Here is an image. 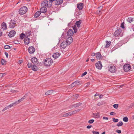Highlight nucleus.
<instances>
[{
	"mask_svg": "<svg viewBox=\"0 0 134 134\" xmlns=\"http://www.w3.org/2000/svg\"><path fill=\"white\" fill-rule=\"evenodd\" d=\"M2 29L3 30H6L7 29V27L5 23L3 22L1 24Z\"/></svg>",
	"mask_w": 134,
	"mask_h": 134,
	"instance_id": "nucleus-21",
	"label": "nucleus"
},
{
	"mask_svg": "<svg viewBox=\"0 0 134 134\" xmlns=\"http://www.w3.org/2000/svg\"><path fill=\"white\" fill-rule=\"evenodd\" d=\"M95 66L96 67L99 69H100L102 66L101 62L100 61H99L96 63Z\"/></svg>",
	"mask_w": 134,
	"mask_h": 134,
	"instance_id": "nucleus-11",
	"label": "nucleus"
},
{
	"mask_svg": "<svg viewBox=\"0 0 134 134\" xmlns=\"http://www.w3.org/2000/svg\"><path fill=\"white\" fill-rule=\"evenodd\" d=\"M110 114L111 115H115V113H114V112H111L110 113Z\"/></svg>",
	"mask_w": 134,
	"mask_h": 134,
	"instance_id": "nucleus-58",
	"label": "nucleus"
},
{
	"mask_svg": "<svg viewBox=\"0 0 134 134\" xmlns=\"http://www.w3.org/2000/svg\"><path fill=\"white\" fill-rule=\"evenodd\" d=\"M96 96H97V98H98L99 96V94H96L94 95L95 97H96Z\"/></svg>",
	"mask_w": 134,
	"mask_h": 134,
	"instance_id": "nucleus-64",
	"label": "nucleus"
},
{
	"mask_svg": "<svg viewBox=\"0 0 134 134\" xmlns=\"http://www.w3.org/2000/svg\"><path fill=\"white\" fill-rule=\"evenodd\" d=\"M15 34V31L14 30H12L9 32L8 35L9 37H12L14 36Z\"/></svg>",
	"mask_w": 134,
	"mask_h": 134,
	"instance_id": "nucleus-13",
	"label": "nucleus"
},
{
	"mask_svg": "<svg viewBox=\"0 0 134 134\" xmlns=\"http://www.w3.org/2000/svg\"><path fill=\"white\" fill-rule=\"evenodd\" d=\"M63 2V0H56L55 4L57 5H59L62 4Z\"/></svg>",
	"mask_w": 134,
	"mask_h": 134,
	"instance_id": "nucleus-18",
	"label": "nucleus"
},
{
	"mask_svg": "<svg viewBox=\"0 0 134 134\" xmlns=\"http://www.w3.org/2000/svg\"><path fill=\"white\" fill-rule=\"evenodd\" d=\"M11 47H10V46L8 45H5L4 47V48L6 49H10Z\"/></svg>",
	"mask_w": 134,
	"mask_h": 134,
	"instance_id": "nucleus-38",
	"label": "nucleus"
},
{
	"mask_svg": "<svg viewBox=\"0 0 134 134\" xmlns=\"http://www.w3.org/2000/svg\"><path fill=\"white\" fill-rule=\"evenodd\" d=\"M83 3H80L77 4V7L79 10H82L83 7Z\"/></svg>",
	"mask_w": 134,
	"mask_h": 134,
	"instance_id": "nucleus-19",
	"label": "nucleus"
},
{
	"mask_svg": "<svg viewBox=\"0 0 134 134\" xmlns=\"http://www.w3.org/2000/svg\"><path fill=\"white\" fill-rule=\"evenodd\" d=\"M89 123L90 124L92 123V119H91L88 121Z\"/></svg>",
	"mask_w": 134,
	"mask_h": 134,
	"instance_id": "nucleus-63",
	"label": "nucleus"
},
{
	"mask_svg": "<svg viewBox=\"0 0 134 134\" xmlns=\"http://www.w3.org/2000/svg\"><path fill=\"white\" fill-rule=\"evenodd\" d=\"M92 126V125H88L87 126V129H89L91 128Z\"/></svg>",
	"mask_w": 134,
	"mask_h": 134,
	"instance_id": "nucleus-60",
	"label": "nucleus"
},
{
	"mask_svg": "<svg viewBox=\"0 0 134 134\" xmlns=\"http://www.w3.org/2000/svg\"><path fill=\"white\" fill-rule=\"evenodd\" d=\"M14 42L15 44H18L19 43V42L17 41H14Z\"/></svg>",
	"mask_w": 134,
	"mask_h": 134,
	"instance_id": "nucleus-54",
	"label": "nucleus"
},
{
	"mask_svg": "<svg viewBox=\"0 0 134 134\" xmlns=\"http://www.w3.org/2000/svg\"><path fill=\"white\" fill-rule=\"evenodd\" d=\"M71 112H70L66 114H63L64 117H68L71 115Z\"/></svg>",
	"mask_w": 134,
	"mask_h": 134,
	"instance_id": "nucleus-26",
	"label": "nucleus"
},
{
	"mask_svg": "<svg viewBox=\"0 0 134 134\" xmlns=\"http://www.w3.org/2000/svg\"><path fill=\"white\" fill-rule=\"evenodd\" d=\"M60 53H54L52 55L53 57L54 58H57L60 56Z\"/></svg>",
	"mask_w": 134,
	"mask_h": 134,
	"instance_id": "nucleus-17",
	"label": "nucleus"
},
{
	"mask_svg": "<svg viewBox=\"0 0 134 134\" xmlns=\"http://www.w3.org/2000/svg\"><path fill=\"white\" fill-rule=\"evenodd\" d=\"M124 70L126 72L129 71L131 69V66L129 64H127L124 65L123 67Z\"/></svg>",
	"mask_w": 134,
	"mask_h": 134,
	"instance_id": "nucleus-4",
	"label": "nucleus"
},
{
	"mask_svg": "<svg viewBox=\"0 0 134 134\" xmlns=\"http://www.w3.org/2000/svg\"><path fill=\"white\" fill-rule=\"evenodd\" d=\"M11 92L12 93H16L18 92V91L16 90H11Z\"/></svg>",
	"mask_w": 134,
	"mask_h": 134,
	"instance_id": "nucleus-48",
	"label": "nucleus"
},
{
	"mask_svg": "<svg viewBox=\"0 0 134 134\" xmlns=\"http://www.w3.org/2000/svg\"><path fill=\"white\" fill-rule=\"evenodd\" d=\"M75 82L76 83V85H79L80 84V82L79 81H75Z\"/></svg>",
	"mask_w": 134,
	"mask_h": 134,
	"instance_id": "nucleus-43",
	"label": "nucleus"
},
{
	"mask_svg": "<svg viewBox=\"0 0 134 134\" xmlns=\"http://www.w3.org/2000/svg\"><path fill=\"white\" fill-rule=\"evenodd\" d=\"M74 96L75 98H77L79 96V95L78 94H77L74 95Z\"/></svg>",
	"mask_w": 134,
	"mask_h": 134,
	"instance_id": "nucleus-62",
	"label": "nucleus"
},
{
	"mask_svg": "<svg viewBox=\"0 0 134 134\" xmlns=\"http://www.w3.org/2000/svg\"><path fill=\"white\" fill-rule=\"evenodd\" d=\"M121 30L120 29L116 30L114 33V35L116 37L119 35L121 32Z\"/></svg>",
	"mask_w": 134,
	"mask_h": 134,
	"instance_id": "nucleus-10",
	"label": "nucleus"
},
{
	"mask_svg": "<svg viewBox=\"0 0 134 134\" xmlns=\"http://www.w3.org/2000/svg\"><path fill=\"white\" fill-rule=\"evenodd\" d=\"M106 44L105 47V48H107L110 46L111 44V42L110 41H106Z\"/></svg>",
	"mask_w": 134,
	"mask_h": 134,
	"instance_id": "nucleus-24",
	"label": "nucleus"
},
{
	"mask_svg": "<svg viewBox=\"0 0 134 134\" xmlns=\"http://www.w3.org/2000/svg\"><path fill=\"white\" fill-rule=\"evenodd\" d=\"M27 9L26 7L24 6L20 8L19 11V13L20 15H23L27 12Z\"/></svg>",
	"mask_w": 134,
	"mask_h": 134,
	"instance_id": "nucleus-2",
	"label": "nucleus"
},
{
	"mask_svg": "<svg viewBox=\"0 0 134 134\" xmlns=\"http://www.w3.org/2000/svg\"><path fill=\"white\" fill-rule=\"evenodd\" d=\"M76 84L75 83V82L72 83L70 85V86H71V87H73L74 86H76Z\"/></svg>",
	"mask_w": 134,
	"mask_h": 134,
	"instance_id": "nucleus-40",
	"label": "nucleus"
},
{
	"mask_svg": "<svg viewBox=\"0 0 134 134\" xmlns=\"http://www.w3.org/2000/svg\"><path fill=\"white\" fill-rule=\"evenodd\" d=\"M123 120L124 121L127 122L128 121V118L127 117H125L123 118Z\"/></svg>",
	"mask_w": 134,
	"mask_h": 134,
	"instance_id": "nucleus-37",
	"label": "nucleus"
},
{
	"mask_svg": "<svg viewBox=\"0 0 134 134\" xmlns=\"http://www.w3.org/2000/svg\"><path fill=\"white\" fill-rule=\"evenodd\" d=\"M41 12L40 11H38L34 15V17L36 18L38 17L41 14Z\"/></svg>",
	"mask_w": 134,
	"mask_h": 134,
	"instance_id": "nucleus-22",
	"label": "nucleus"
},
{
	"mask_svg": "<svg viewBox=\"0 0 134 134\" xmlns=\"http://www.w3.org/2000/svg\"><path fill=\"white\" fill-rule=\"evenodd\" d=\"M74 34L73 30L72 29H70L67 32V35L68 36H71L73 35Z\"/></svg>",
	"mask_w": 134,
	"mask_h": 134,
	"instance_id": "nucleus-15",
	"label": "nucleus"
},
{
	"mask_svg": "<svg viewBox=\"0 0 134 134\" xmlns=\"http://www.w3.org/2000/svg\"><path fill=\"white\" fill-rule=\"evenodd\" d=\"M93 134H99V133L98 132L93 131Z\"/></svg>",
	"mask_w": 134,
	"mask_h": 134,
	"instance_id": "nucleus-51",
	"label": "nucleus"
},
{
	"mask_svg": "<svg viewBox=\"0 0 134 134\" xmlns=\"http://www.w3.org/2000/svg\"><path fill=\"white\" fill-rule=\"evenodd\" d=\"M82 103L80 102H79L78 103H77L76 104H74L72 106L74 108H76L78 107H79L82 105Z\"/></svg>",
	"mask_w": 134,
	"mask_h": 134,
	"instance_id": "nucleus-23",
	"label": "nucleus"
},
{
	"mask_svg": "<svg viewBox=\"0 0 134 134\" xmlns=\"http://www.w3.org/2000/svg\"><path fill=\"white\" fill-rule=\"evenodd\" d=\"M28 52L30 54L33 53L35 51V48L33 46L30 47L28 49Z\"/></svg>",
	"mask_w": 134,
	"mask_h": 134,
	"instance_id": "nucleus-7",
	"label": "nucleus"
},
{
	"mask_svg": "<svg viewBox=\"0 0 134 134\" xmlns=\"http://www.w3.org/2000/svg\"><path fill=\"white\" fill-rule=\"evenodd\" d=\"M109 70L111 73L115 72L116 70L115 67L114 66H110L109 68Z\"/></svg>",
	"mask_w": 134,
	"mask_h": 134,
	"instance_id": "nucleus-9",
	"label": "nucleus"
},
{
	"mask_svg": "<svg viewBox=\"0 0 134 134\" xmlns=\"http://www.w3.org/2000/svg\"><path fill=\"white\" fill-rule=\"evenodd\" d=\"M1 64L3 65H5L6 64L7 61L4 59H1Z\"/></svg>",
	"mask_w": 134,
	"mask_h": 134,
	"instance_id": "nucleus-29",
	"label": "nucleus"
},
{
	"mask_svg": "<svg viewBox=\"0 0 134 134\" xmlns=\"http://www.w3.org/2000/svg\"><path fill=\"white\" fill-rule=\"evenodd\" d=\"M9 108H9V105H8V106L4 108L2 110V111H4L5 110H6L7 109H8Z\"/></svg>",
	"mask_w": 134,
	"mask_h": 134,
	"instance_id": "nucleus-42",
	"label": "nucleus"
},
{
	"mask_svg": "<svg viewBox=\"0 0 134 134\" xmlns=\"http://www.w3.org/2000/svg\"><path fill=\"white\" fill-rule=\"evenodd\" d=\"M87 74V72L85 71L84 73H83L81 75V77H83L86 75Z\"/></svg>",
	"mask_w": 134,
	"mask_h": 134,
	"instance_id": "nucleus-49",
	"label": "nucleus"
},
{
	"mask_svg": "<svg viewBox=\"0 0 134 134\" xmlns=\"http://www.w3.org/2000/svg\"><path fill=\"white\" fill-rule=\"evenodd\" d=\"M113 121L114 122H116L118 121L119 120L118 119H115L114 118H112Z\"/></svg>",
	"mask_w": 134,
	"mask_h": 134,
	"instance_id": "nucleus-39",
	"label": "nucleus"
},
{
	"mask_svg": "<svg viewBox=\"0 0 134 134\" xmlns=\"http://www.w3.org/2000/svg\"><path fill=\"white\" fill-rule=\"evenodd\" d=\"M53 91L49 90L45 93V94L47 95H51Z\"/></svg>",
	"mask_w": 134,
	"mask_h": 134,
	"instance_id": "nucleus-28",
	"label": "nucleus"
},
{
	"mask_svg": "<svg viewBox=\"0 0 134 134\" xmlns=\"http://www.w3.org/2000/svg\"><path fill=\"white\" fill-rule=\"evenodd\" d=\"M81 24V22L80 21H77L76 22L75 24L77 25V27L79 28L80 25Z\"/></svg>",
	"mask_w": 134,
	"mask_h": 134,
	"instance_id": "nucleus-33",
	"label": "nucleus"
},
{
	"mask_svg": "<svg viewBox=\"0 0 134 134\" xmlns=\"http://www.w3.org/2000/svg\"><path fill=\"white\" fill-rule=\"evenodd\" d=\"M123 123L122 121L119 122L117 124V126H121L123 125Z\"/></svg>",
	"mask_w": 134,
	"mask_h": 134,
	"instance_id": "nucleus-35",
	"label": "nucleus"
},
{
	"mask_svg": "<svg viewBox=\"0 0 134 134\" xmlns=\"http://www.w3.org/2000/svg\"><path fill=\"white\" fill-rule=\"evenodd\" d=\"M4 53H5V55L6 56L7 58H8V54L6 52H5Z\"/></svg>",
	"mask_w": 134,
	"mask_h": 134,
	"instance_id": "nucleus-59",
	"label": "nucleus"
},
{
	"mask_svg": "<svg viewBox=\"0 0 134 134\" xmlns=\"http://www.w3.org/2000/svg\"><path fill=\"white\" fill-rule=\"evenodd\" d=\"M103 120H108V117L104 116L103 117Z\"/></svg>",
	"mask_w": 134,
	"mask_h": 134,
	"instance_id": "nucleus-56",
	"label": "nucleus"
},
{
	"mask_svg": "<svg viewBox=\"0 0 134 134\" xmlns=\"http://www.w3.org/2000/svg\"><path fill=\"white\" fill-rule=\"evenodd\" d=\"M73 29L74 30L75 33H76L77 31L76 26V25H74L73 27Z\"/></svg>",
	"mask_w": 134,
	"mask_h": 134,
	"instance_id": "nucleus-32",
	"label": "nucleus"
},
{
	"mask_svg": "<svg viewBox=\"0 0 134 134\" xmlns=\"http://www.w3.org/2000/svg\"><path fill=\"white\" fill-rule=\"evenodd\" d=\"M103 104L102 103V102H99L97 104V105L98 106H99L102 105Z\"/></svg>",
	"mask_w": 134,
	"mask_h": 134,
	"instance_id": "nucleus-53",
	"label": "nucleus"
},
{
	"mask_svg": "<svg viewBox=\"0 0 134 134\" xmlns=\"http://www.w3.org/2000/svg\"><path fill=\"white\" fill-rule=\"evenodd\" d=\"M49 7H51L52 6V2H53L54 1H55V0H49Z\"/></svg>",
	"mask_w": 134,
	"mask_h": 134,
	"instance_id": "nucleus-36",
	"label": "nucleus"
},
{
	"mask_svg": "<svg viewBox=\"0 0 134 134\" xmlns=\"http://www.w3.org/2000/svg\"><path fill=\"white\" fill-rule=\"evenodd\" d=\"M31 61L34 65H37L38 63L37 59L36 57L32 58L31 59Z\"/></svg>",
	"mask_w": 134,
	"mask_h": 134,
	"instance_id": "nucleus-12",
	"label": "nucleus"
},
{
	"mask_svg": "<svg viewBox=\"0 0 134 134\" xmlns=\"http://www.w3.org/2000/svg\"><path fill=\"white\" fill-rule=\"evenodd\" d=\"M31 35V33L30 32H26V34L25 35L26 36H27V37L30 36Z\"/></svg>",
	"mask_w": 134,
	"mask_h": 134,
	"instance_id": "nucleus-45",
	"label": "nucleus"
},
{
	"mask_svg": "<svg viewBox=\"0 0 134 134\" xmlns=\"http://www.w3.org/2000/svg\"><path fill=\"white\" fill-rule=\"evenodd\" d=\"M116 132L119 133H121V131L120 130H116Z\"/></svg>",
	"mask_w": 134,
	"mask_h": 134,
	"instance_id": "nucleus-52",
	"label": "nucleus"
},
{
	"mask_svg": "<svg viewBox=\"0 0 134 134\" xmlns=\"http://www.w3.org/2000/svg\"><path fill=\"white\" fill-rule=\"evenodd\" d=\"M23 62V61L22 60H20L19 61V63L20 64H21Z\"/></svg>",
	"mask_w": 134,
	"mask_h": 134,
	"instance_id": "nucleus-61",
	"label": "nucleus"
},
{
	"mask_svg": "<svg viewBox=\"0 0 134 134\" xmlns=\"http://www.w3.org/2000/svg\"><path fill=\"white\" fill-rule=\"evenodd\" d=\"M49 2L47 0H45L43 1L41 4V6L42 7H47L49 8L51 7H49Z\"/></svg>",
	"mask_w": 134,
	"mask_h": 134,
	"instance_id": "nucleus-3",
	"label": "nucleus"
},
{
	"mask_svg": "<svg viewBox=\"0 0 134 134\" xmlns=\"http://www.w3.org/2000/svg\"><path fill=\"white\" fill-rule=\"evenodd\" d=\"M27 66L29 68H30V67H32V64L31 63H28L27 64Z\"/></svg>",
	"mask_w": 134,
	"mask_h": 134,
	"instance_id": "nucleus-41",
	"label": "nucleus"
},
{
	"mask_svg": "<svg viewBox=\"0 0 134 134\" xmlns=\"http://www.w3.org/2000/svg\"><path fill=\"white\" fill-rule=\"evenodd\" d=\"M97 14L98 15H100L101 14V12L100 10H98L97 12Z\"/></svg>",
	"mask_w": 134,
	"mask_h": 134,
	"instance_id": "nucleus-46",
	"label": "nucleus"
},
{
	"mask_svg": "<svg viewBox=\"0 0 134 134\" xmlns=\"http://www.w3.org/2000/svg\"><path fill=\"white\" fill-rule=\"evenodd\" d=\"M132 29L133 31L134 32L132 34V35L134 36V25L132 26Z\"/></svg>",
	"mask_w": 134,
	"mask_h": 134,
	"instance_id": "nucleus-55",
	"label": "nucleus"
},
{
	"mask_svg": "<svg viewBox=\"0 0 134 134\" xmlns=\"http://www.w3.org/2000/svg\"><path fill=\"white\" fill-rule=\"evenodd\" d=\"M96 56L97 59H100L101 57V54L100 53H96Z\"/></svg>",
	"mask_w": 134,
	"mask_h": 134,
	"instance_id": "nucleus-25",
	"label": "nucleus"
},
{
	"mask_svg": "<svg viewBox=\"0 0 134 134\" xmlns=\"http://www.w3.org/2000/svg\"><path fill=\"white\" fill-rule=\"evenodd\" d=\"M53 61L49 58H46L44 62V63L46 66H50L53 63Z\"/></svg>",
	"mask_w": 134,
	"mask_h": 134,
	"instance_id": "nucleus-1",
	"label": "nucleus"
},
{
	"mask_svg": "<svg viewBox=\"0 0 134 134\" xmlns=\"http://www.w3.org/2000/svg\"><path fill=\"white\" fill-rule=\"evenodd\" d=\"M31 69L34 71H36L38 69V67L35 65H32Z\"/></svg>",
	"mask_w": 134,
	"mask_h": 134,
	"instance_id": "nucleus-20",
	"label": "nucleus"
},
{
	"mask_svg": "<svg viewBox=\"0 0 134 134\" xmlns=\"http://www.w3.org/2000/svg\"><path fill=\"white\" fill-rule=\"evenodd\" d=\"M113 106L114 108L117 109L118 107V104H114L113 105Z\"/></svg>",
	"mask_w": 134,
	"mask_h": 134,
	"instance_id": "nucleus-44",
	"label": "nucleus"
},
{
	"mask_svg": "<svg viewBox=\"0 0 134 134\" xmlns=\"http://www.w3.org/2000/svg\"><path fill=\"white\" fill-rule=\"evenodd\" d=\"M65 41L66 42L68 45L70 44L73 42V39L71 37H69L67 38Z\"/></svg>",
	"mask_w": 134,
	"mask_h": 134,
	"instance_id": "nucleus-14",
	"label": "nucleus"
},
{
	"mask_svg": "<svg viewBox=\"0 0 134 134\" xmlns=\"http://www.w3.org/2000/svg\"><path fill=\"white\" fill-rule=\"evenodd\" d=\"M68 44L65 41H63L61 43L60 47L61 49H64L67 46Z\"/></svg>",
	"mask_w": 134,
	"mask_h": 134,
	"instance_id": "nucleus-5",
	"label": "nucleus"
},
{
	"mask_svg": "<svg viewBox=\"0 0 134 134\" xmlns=\"http://www.w3.org/2000/svg\"><path fill=\"white\" fill-rule=\"evenodd\" d=\"M134 20V19L131 17H129L127 19V21L129 23H131Z\"/></svg>",
	"mask_w": 134,
	"mask_h": 134,
	"instance_id": "nucleus-27",
	"label": "nucleus"
},
{
	"mask_svg": "<svg viewBox=\"0 0 134 134\" xmlns=\"http://www.w3.org/2000/svg\"><path fill=\"white\" fill-rule=\"evenodd\" d=\"M25 96H24L23 97L21 98L19 100H18L16 102L18 103V104H19L25 98Z\"/></svg>",
	"mask_w": 134,
	"mask_h": 134,
	"instance_id": "nucleus-30",
	"label": "nucleus"
},
{
	"mask_svg": "<svg viewBox=\"0 0 134 134\" xmlns=\"http://www.w3.org/2000/svg\"><path fill=\"white\" fill-rule=\"evenodd\" d=\"M25 36L26 35H25L22 33L20 35V38L22 40L24 38H25L26 37Z\"/></svg>",
	"mask_w": 134,
	"mask_h": 134,
	"instance_id": "nucleus-31",
	"label": "nucleus"
},
{
	"mask_svg": "<svg viewBox=\"0 0 134 134\" xmlns=\"http://www.w3.org/2000/svg\"><path fill=\"white\" fill-rule=\"evenodd\" d=\"M12 104L13 106H14L18 104V103L16 102V101L15 102L12 103Z\"/></svg>",
	"mask_w": 134,
	"mask_h": 134,
	"instance_id": "nucleus-50",
	"label": "nucleus"
},
{
	"mask_svg": "<svg viewBox=\"0 0 134 134\" xmlns=\"http://www.w3.org/2000/svg\"><path fill=\"white\" fill-rule=\"evenodd\" d=\"M40 11L41 13H45L47 11V8L45 7H42L40 9Z\"/></svg>",
	"mask_w": 134,
	"mask_h": 134,
	"instance_id": "nucleus-16",
	"label": "nucleus"
},
{
	"mask_svg": "<svg viewBox=\"0 0 134 134\" xmlns=\"http://www.w3.org/2000/svg\"><path fill=\"white\" fill-rule=\"evenodd\" d=\"M99 116V114L98 113L97 114H93V117L97 118Z\"/></svg>",
	"mask_w": 134,
	"mask_h": 134,
	"instance_id": "nucleus-34",
	"label": "nucleus"
},
{
	"mask_svg": "<svg viewBox=\"0 0 134 134\" xmlns=\"http://www.w3.org/2000/svg\"><path fill=\"white\" fill-rule=\"evenodd\" d=\"M124 22L121 23V27L123 29L124 28L123 24Z\"/></svg>",
	"mask_w": 134,
	"mask_h": 134,
	"instance_id": "nucleus-57",
	"label": "nucleus"
},
{
	"mask_svg": "<svg viewBox=\"0 0 134 134\" xmlns=\"http://www.w3.org/2000/svg\"><path fill=\"white\" fill-rule=\"evenodd\" d=\"M24 41L25 45H28L30 42V39L27 37H26L24 38Z\"/></svg>",
	"mask_w": 134,
	"mask_h": 134,
	"instance_id": "nucleus-8",
	"label": "nucleus"
},
{
	"mask_svg": "<svg viewBox=\"0 0 134 134\" xmlns=\"http://www.w3.org/2000/svg\"><path fill=\"white\" fill-rule=\"evenodd\" d=\"M16 22L14 20H11L10 22L9 23V27L13 28L15 26L16 24Z\"/></svg>",
	"mask_w": 134,
	"mask_h": 134,
	"instance_id": "nucleus-6",
	"label": "nucleus"
},
{
	"mask_svg": "<svg viewBox=\"0 0 134 134\" xmlns=\"http://www.w3.org/2000/svg\"><path fill=\"white\" fill-rule=\"evenodd\" d=\"M76 110H74L73 111H70L71 115H72L73 114H75L76 113Z\"/></svg>",
	"mask_w": 134,
	"mask_h": 134,
	"instance_id": "nucleus-47",
	"label": "nucleus"
}]
</instances>
